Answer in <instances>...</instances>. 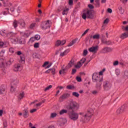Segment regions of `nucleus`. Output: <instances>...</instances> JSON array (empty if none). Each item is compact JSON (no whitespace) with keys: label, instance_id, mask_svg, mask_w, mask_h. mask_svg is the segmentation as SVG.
<instances>
[{"label":"nucleus","instance_id":"nucleus-14","mask_svg":"<svg viewBox=\"0 0 128 128\" xmlns=\"http://www.w3.org/2000/svg\"><path fill=\"white\" fill-rule=\"evenodd\" d=\"M112 50V48L106 47L102 50V52L106 54V52H110Z\"/></svg>","mask_w":128,"mask_h":128},{"label":"nucleus","instance_id":"nucleus-40","mask_svg":"<svg viewBox=\"0 0 128 128\" xmlns=\"http://www.w3.org/2000/svg\"><path fill=\"white\" fill-rule=\"evenodd\" d=\"M9 52L11 54H14V48H9Z\"/></svg>","mask_w":128,"mask_h":128},{"label":"nucleus","instance_id":"nucleus-4","mask_svg":"<svg viewBox=\"0 0 128 128\" xmlns=\"http://www.w3.org/2000/svg\"><path fill=\"white\" fill-rule=\"evenodd\" d=\"M94 16V14H92V11L90 10H87L83 12L82 14V18L83 20H86V18H90L92 20Z\"/></svg>","mask_w":128,"mask_h":128},{"label":"nucleus","instance_id":"nucleus-18","mask_svg":"<svg viewBox=\"0 0 128 128\" xmlns=\"http://www.w3.org/2000/svg\"><path fill=\"white\" fill-rule=\"evenodd\" d=\"M18 98L19 100H22V98H24V92H20L19 94V96H18Z\"/></svg>","mask_w":128,"mask_h":128},{"label":"nucleus","instance_id":"nucleus-48","mask_svg":"<svg viewBox=\"0 0 128 128\" xmlns=\"http://www.w3.org/2000/svg\"><path fill=\"white\" fill-rule=\"evenodd\" d=\"M106 70V69H103L102 71H100L99 72V74L98 75L100 76H102L104 72Z\"/></svg>","mask_w":128,"mask_h":128},{"label":"nucleus","instance_id":"nucleus-50","mask_svg":"<svg viewBox=\"0 0 128 128\" xmlns=\"http://www.w3.org/2000/svg\"><path fill=\"white\" fill-rule=\"evenodd\" d=\"M34 40H36L34 37H32L30 40V42H34Z\"/></svg>","mask_w":128,"mask_h":128},{"label":"nucleus","instance_id":"nucleus-46","mask_svg":"<svg viewBox=\"0 0 128 128\" xmlns=\"http://www.w3.org/2000/svg\"><path fill=\"white\" fill-rule=\"evenodd\" d=\"M34 38L36 40H38L40 38V35H36Z\"/></svg>","mask_w":128,"mask_h":128},{"label":"nucleus","instance_id":"nucleus-43","mask_svg":"<svg viewBox=\"0 0 128 128\" xmlns=\"http://www.w3.org/2000/svg\"><path fill=\"white\" fill-rule=\"evenodd\" d=\"M86 58H82L80 62H80V64H84V62H86Z\"/></svg>","mask_w":128,"mask_h":128},{"label":"nucleus","instance_id":"nucleus-31","mask_svg":"<svg viewBox=\"0 0 128 128\" xmlns=\"http://www.w3.org/2000/svg\"><path fill=\"white\" fill-rule=\"evenodd\" d=\"M68 10H69L68 8L66 10H64V11L62 12V14L63 16L68 14Z\"/></svg>","mask_w":128,"mask_h":128},{"label":"nucleus","instance_id":"nucleus-42","mask_svg":"<svg viewBox=\"0 0 128 128\" xmlns=\"http://www.w3.org/2000/svg\"><path fill=\"white\" fill-rule=\"evenodd\" d=\"M118 10H119L121 14H124V10H122V6H120L118 7Z\"/></svg>","mask_w":128,"mask_h":128},{"label":"nucleus","instance_id":"nucleus-8","mask_svg":"<svg viewBox=\"0 0 128 128\" xmlns=\"http://www.w3.org/2000/svg\"><path fill=\"white\" fill-rule=\"evenodd\" d=\"M98 50V46H92L88 49V52L93 54H96Z\"/></svg>","mask_w":128,"mask_h":128},{"label":"nucleus","instance_id":"nucleus-5","mask_svg":"<svg viewBox=\"0 0 128 128\" xmlns=\"http://www.w3.org/2000/svg\"><path fill=\"white\" fill-rule=\"evenodd\" d=\"M18 24L20 28H26V22H24V20H19L18 22L16 20H14L13 26H14V28H16L18 27Z\"/></svg>","mask_w":128,"mask_h":128},{"label":"nucleus","instance_id":"nucleus-1","mask_svg":"<svg viewBox=\"0 0 128 128\" xmlns=\"http://www.w3.org/2000/svg\"><path fill=\"white\" fill-rule=\"evenodd\" d=\"M68 110H72V111L68 113V118L71 120L76 122L78 120V114L74 112L80 108V104L76 102H71L67 106Z\"/></svg>","mask_w":128,"mask_h":128},{"label":"nucleus","instance_id":"nucleus-59","mask_svg":"<svg viewBox=\"0 0 128 128\" xmlns=\"http://www.w3.org/2000/svg\"><path fill=\"white\" fill-rule=\"evenodd\" d=\"M76 69L72 70V74H76Z\"/></svg>","mask_w":128,"mask_h":128},{"label":"nucleus","instance_id":"nucleus-52","mask_svg":"<svg viewBox=\"0 0 128 128\" xmlns=\"http://www.w3.org/2000/svg\"><path fill=\"white\" fill-rule=\"evenodd\" d=\"M92 94H94V96H96V94H98V92L97 90H93L92 92Z\"/></svg>","mask_w":128,"mask_h":128},{"label":"nucleus","instance_id":"nucleus-20","mask_svg":"<svg viewBox=\"0 0 128 128\" xmlns=\"http://www.w3.org/2000/svg\"><path fill=\"white\" fill-rule=\"evenodd\" d=\"M20 68V64H16L14 66V72H18Z\"/></svg>","mask_w":128,"mask_h":128},{"label":"nucleus","instance_id":"nucleus-51","mask_svg":"<svg viewBox=\"0 0 128 128\" xmlns=\"http://www.w3.org/2000/svg\"><path fill=\"white\" fill-rule=\"evenodd\" d=\"M68 4L69 6H72L74 4V0H69Z\"/></svg>","mask_w":128,"mask_h":128},{"label":"nucleus","instance_id":"nucleus-32","mask_svg":"<svg viewBox=\"0 0 128 128\" xmlns=\"http://www.w3.org/2000/svg\"><path fill=\"white\" fill-rule=\"evenodd\" d=\"M14 41L18 42H20V44H22V40L18 38H14Z\"/></svg>","mask_w":128,"mask_h":128},{"label":"nucleus","instance_id":"nucleus-54","mask_svg":"<svg viewBox=\"0 0 128 128\" xmlns=\"http://www.w3.org/2000/svg\"><path fill=\"white\" fill-rule=\"evenodd\" d=\"M37 110L36 108H33L30 110V112L31 114H33V112H36Z\"/></svg>","mask_w":128,"mask_h":128},{"label":"nucleus","instance_id":"nucleus-16","mask_svg":"<svg viewBox=\"0 0 128 128\" xmlns=\"http://www.w3.org/2000/svg\"><path fill=\"white\" fill-rule=\"evenodd\" d=\"M6 88L0 87V94H3L4 96H6Z\"/></svg>","mask_w":128,"mask_h":128},{"label":"nucleus","instance_id":"nucleus-56","mask_svg":"<svg viewBox=\"0 0 128 128\" xmlns=\"http://www.w3.org/2000/svg\"><path fill=\"white\" fill-rule=\"evenodd\" d=\"M76 80L77 81L79 82H82V78L80 76H78L76 78Z\"/></svg>","mask_w":128,"mask_h":128},{"label":"nucleus","instance_id":"nucleus-22","mask_svg":"<svg viewBox=\"0 0 128 128\" xmlns=\"http://www.w3.org/2000/svg\"><path fill=\"white\" fill-rule=\"evenodd\" d=\"M100 34H96L93 36H90V38H92L93 40H99L100 39Z\"/></svg>","mask_w":128,"mask_h":128},{"label":"nucleus","instance_id":"nucleus-2","mask_svg":"<svg viewBox=\"0 0 128 128\" xmlns=\"http://www.w3.org/2000/svg\"><path fill=\"white\" fill-rule=\"evenodd\" d=\"M79 114H80V116H82L84 119L83 122H90V118H92V115L94 114V110L92 108H90L86 112H80Z\"/></svg>","mask_w":128,"mask_h":128},{"label":"nucleus","instance_id":"nucleus-30","mask_svg":"<svg viewBox=\"0 0 128 128\" xmlns=\"http://www.w3.org/2000/svg\"><path fill=\"white\" fill-rule=\"evenodd\" d=\"M16 86L12 85L11 88H10V92H16Z\"/></svg>","mask_w":128,"mask_h":128},{"label":"nucleus","instance_id":"nucleus-53","mask_svg":"<svg viewBox=\"0 0 128 128\" xmlns=\"http://www.w3.org/2000/svg\"><path fill=\"white\" fill-rule=\"evenodd\" d=\"M118 60L114 61L113 62V66H118Z\"/></svg>","mask_w":128,"mask_h":128},{"label":"nucleus","instance_id":"nucleus-24","mask_svg":"<svg viewBox=\"0 0 128 128\" xmlns=\"http://www.w3.org/2000/svg\"><path fill=\"white\" fill-rule=\"evenodd\" d=\"M59 114L60 116H62V114H68V110L66 109L62 110L60 111Z\"/></svg>","mask_w":128,"mask_h":128},{"label":"nucleus","instance_id":"nucleus-58","mask_svg":"<svg viewBox=\"0 0 128 128\" xmlns=\"http://www.w3.org/2000/svg\"><path fill=\"white\" fill-rule=\"evenodd\" d=\"M35 26H36V24L34 23L31 24L30 26V28H34Z\"/></svg>","mask_w":128,"mask_h":128},{"label":"nucleus","instance_id":"nucleus-29","mask_svg":"<svg viewBox=\"0 0 128 128\" xmlns=\"http://www.w3.org/2000/svg\"><path fill=\"white\" fill-rule=\"evenodd\" d=\"M76 42V40H72L68 45V46H74V44Z\"/></svg>","mask_w":128,"mask_h":128},{"label":"nucleus","instance_id":"nucleus-9","mask_svg":"<svg viewBox=\"0 0 128 128\" xmlns=\"http://www.w3.org/2000/svg\"><path fill=\"white\" fill-rule=\"evenodd\" d=\"M18 82H20V81L16 78H14L11 80L12 86H16L18 84Z\"/></svg>","mask_w":128,"mask_h":128},{"label":"nucleus","instance_id":"nucleus-38","mask_svg":"<svg viewBox=\"0 0 128 128\" xmlns=\"http://www.w3.org/2000/svg\"><path fill=\"white\" fill-rule=\"evenodd\" d=\"M66 88H68V90H74V86L72 85H69L66 86Z\"/></svg>","mask_w":128,"mask_h":128},{"label":"nucleus","instance_id":"nucleus-26","mask_svg":"<svg viewBox=\"0 0 128 128\" xmlns=\"http://www.w3.org/2000/svg\"><path fill=\"white\" fill-rule=\"evenodd\" d=\"M68 69H66V67H65L64 68H62V70L59 71V74H64L66 73V70H68Z\"/></svg>","mask_w":128,"mask_h":128},{"label":"nucleus","instance_id":"nucleus-57","mask_svg":"<svg viewBox=\"0 0 128 128\" xmlns=\"http://www.w3.org/2000/svg\"><path fill=\"white\" fill-rule=\"evenodd\" d=\"M88 30H90V29H87L86 30H85L84 32L83 33V34H82V36H84V34H88Z\"/></svg>","mask_w":128,"mask_h":128},{"label":"nucleus","instance_id":"nucleus-10","mask_svg":"<svg viewBox=\"0 0 128 128\" xmlns=\"http://www.w3.org/2000/svg\"><path fill=\"white\" fill-rule=\"evenodd\" d=\"M66 40H63L62 41L58 40L56 42L55 46H64V44H66Z\"/></svg>","mask_w":128,"mask_h":128},{"label":"nucleus","instance_id":"nucleus-23","mask_svg":"<svg viewBox=\"0 0 128 128\" xmlns=\"http://www.w3.org/2000/svg\"><path fill=\"white\" fill-rule=\"evenodd\" d=\"M123 78L124 80H128V70H125L124 72Z\"/></svg>","mask_w":128,"mask_h":128},{"label":"nucleus","instance_id":"nucleus-47","mask_svg":"<svg viewBox=\"0 0 128 128\" xmlns=\"http://www.w3.org/2000/svg\"><path fill=\"white\" fill-rule=\"evenodd\" d=\"M50 72H51L52 74H56V70L54 68L50 69Z\"/></svg>","mask_w":128,"mask_h":128},{"label":"nucleus","instance_id":"nucleus-37","mask_svg":"<svg viewBox=\"0 0 128 128\" xmlns=\"http://www.w3.org/2000/svg\"><path fill=\"white\" fill-rule=\"evenodd\" d=\"M42 102H40V103L36 104L34 106L36 108H38L39 106H40L42 104Z\"/></svg>","mask_w":128,"mask_h":128},{"label":"nucleus","instance_id":"nucleus-35","mask_svg":"<svg viewBox=\"0 0 128 128\" xmlns=\"http://www.w3.org/2000/svg\"><path fill=\"white\" fill-rule=\"evenodd\" d=\"M52 88V85L48 86H47L45 88L44 90V92H47V90H50V88Z\"/></svg>","mask_w":128,"mask_h":128},{"label":"nucleus","instance_id":"nucleus-21","mask_svg":"<svg viewBox=\"0 0 128 128\" xmlns=\"http://www.w3.org/2000/svg\"><path fill=\"white\" fill-rule=\"evenodd\" d=\"M68 52H70L69 49H67L65 51H64L63 52H61L60 54V56H66V54H68Z\"/></svg>","mask_w":128,"mask_h":128},{"label":"nucleus","instance_id":"nucleus-13","mask_svg":"<svg viewBox=\"0 0 128 128\" xmlns=\"http://www.w3.org/2000/svg\"><path fill=\"white\" fill-rule=\"evenodd\" d=\"M58 122L60 126H64L65 124H66V118H61L58 120Z\"/></svg>","mask_w":128,"mask_h":128},{"label":"nucleus","instance_id":"nucleus-15","mask_svg":"<svg viewBox=\"0 0 128 128\" xmlns=\"http://www.w3.org/2000/svg\"><path fill=\"white\" fill-rule=\"evenodd\" d=\"M126 32H125L120 35V38L124 40V38H128V30H126Z\"/></svg>","mask_w":128,"mask_h":128},{"label":"nucleus","instance_id":"nucleus-62","mask_svg":"<svg viewBox=\"0 0 128 128\" xmlns=\"http://www.w3.org/2000/svg\"><path fill=\"white\" fill-rule=\"evenodd\" d=\"M109 20H108V18H106V20H104V24H108Z\"/></svg>","mask_w":128,"mask_h":128},{"label":"nucleus","instance_id":"nucleus-60","mask_svg":"<svg viewBox=\"0 0 128 128\" xmlns=\"http://www.w3.org/2000/svg\"><path fill=\"white\" fill-rule=\"evenodd\" d=\"M88 7L89 8H90V9H92L94 8V6L92 4H88Z\"/></svg>","mask_w":128,"mask_h":128},{"label":"nucleus","instance_id":"nucleus-36","mask_svg":"<svg viewBox=\"0 0 128 128\" xmlns=\"http://www.w3.org/2000/svg\"><path fill=\"white\" fill-rule=\"evenodd\" d=\"M5 52H6V50H1V52H0V56L1 58H2V56H4Z\"/></svg>","mask_w":128,"mask_h":128},{"label":"nucleus","instance_id":"nucleus-45","mask_svg":"<svg viewBox=\"0 0 128 128\" xmlns=\"http://www.w3.org/2000/svg\"><path fill=\"white\" fill-rule=\"evenodd\" d=\"M116 76L120 75V69L116 70Z\"/></svg>","mask_w":128,"mask_h":128},{"label":"nucleus","instance_id":"nucleus-55","mask_svg":"<svg viewBox=\"0 0 128 128\" xmlns=\"http://www.w3.org/2000/svg\"><path fill=\"white\" fill-rule=\"evenodd\" d=\"M62 10H64V7L61 6L58 8V12H62Z\"/></svg>","mask_w":128,"mask_h":128},{"label":"nucleus","instance_id":"nucleus-6","mask_svg":"<svg viewBox=\"0 0 128 128\" xmlns=\"http://www.w3.org/2000/svg\"><path fill=\"white\" fill-rule=\"evenodd\" d=\"M112 86V84L108 81H104L103 83V88L105 90H110Z\"/></svg>","mask_w":128,"mask_h":128},{"label":"nucleus","instance_id":"nucleus-64","mask_svg":"<svg viewBox=\"0 0 128 128\" xmlns=\"http://www.w3.org/2000/svg\"><path fill=\"white\" fill-rule=\"evenodd\" d=\"M48 128H56V126L54 125H51L48 127Z\"/></svg>","mask_w":128,"mask_h":128},{"label":"nucleus","instance_id":"nucleus-19","mask_svg":"<svg viewBox=\"0 0 128 128\" xmlns=\"http://www.w3.org/2000/svg\"><path fill=\"white\" fill-rule=\"evenodd\" d=\"M23 116L25 118H28V110L26 109L23 110Z\"/></svg>","mask_w":128,"mask_h":128},{"label":"nucleus","instance_id":"nucleus-63","mask_svg":"<svg viewBox=\"0 0 128 128\" xmlns=\"http://www.w3.org/2000/svg\"><path fill=\"white\" fill-rule=\"evenodd\" d=\"M88 54V50H84V56H86Z\"/></svg>","mask_w":128,"mask_h":128},{"label":"nucleus","instance_id":"nucleus-12","mask_svg":"<svg viewBox=\"0 0 128 128\" xmlns=\"http://www.w3.org/2000/svg\"><path fill=\"white\" fill-rule=\"evenodd\" d=\"M74 66V61L73 60H71L68 64L66 66V70H68L69 68H72V66Z\"/></svg>","mask_w":128,"mask_h":128},{"label":"nucleus","instance_id":"nucleus-34","mask_svg":"<svg viewBox=\"0 0 128 128\" xmlns=\"http://www.w3.org/2000/svg\"><path fill=\"white\" fill-rule=\"evenodd\" d=\"M72 95L74 96H76V98H78V96H80V94L77 92H73Z\"/></svg>","mask_w":128,"mask_h":128},{"label":"nucleus","instance_id":"nucleus-39","mask_svg":"<svg viewBox=\"0 0 128 128\" xmlns=\"http://www.w3.org/2000/svg\"><path fill=\"white\" fill-rule=\"evenodd\" d=\"M14 62V59L13 58H10L8 62H7V64H12V62Z\"/></svg>","mask_w":128,"mask_h":128},{"label":"nucleus","instance_id":"nucleus-28","mask_svg":"<svg viewBox=\"0 0 128 128\" xmlns=\"http://www.w3.org/2000/svg\"><path fill=\"white\" fill-rule=\"evenodd\" d=\"M82 66V64L79 62L76 65L74 66V67L76 68H81V66Z\"/></svg>","mask_w":128,"mask_h":128},{"label":"nucleus","instance_id":"nucleus-11","mask_svg":"<svg viewBox=\"0 0 128 128\" xmlns=\"http://www.w3.org/2000/svg\"><path fill=\"white\" fill-rule=\"evenodd\" d=\"M70 94L68 93H65L63 95L60 96V100H61V102H62L64 100H66L67 98H69Z\"/></svg>","mask_w":128,"mask_h":128},{"label":"nucleus","instance_id":"nucleus-44","mask_svg":"<svg viewBox=\"0 0 128 128\" xmlns=\"http://www.w3.org/2000/svg\"><path fill=\"white\" fill-rule=\"evenodd\" d=\"M116 112L118 114H121V112H122V108H118L116 110Z\"/></svg>","mask_w":128,"mask_h":128},{"label":"nucleus","instance_id":"nucleus-3","mask_svg":"<svg viewBox=\"0 0 128 128\" xmlns=\"http://www.w3.org/2000/svg\"><path fill=\"white\" fill-rule=\"evenodd\" d=\"M92 80L94 82H99L96 84V88L100 90L102 88V77L100 76L98 74L95 72L92 76Z\"/></svg>","mask_w":128,"mask_h":128},{"label":"nucleus","instance_id":"nucleus-61","mask_svg":"<svg viewBox=\"0 0 128 128\" xmlns=\"http://www.w3.org/2000/svg\"><path fill=\"white\" fill-rule=\"evenodd\" d=\"M48 62H46L44 63V64L42 65L43 68H44V66H48Z\"/></svg>","mask_w":128,"mask_h":128},{"label":"nucleus","instance_id":"nucleus-27","mask_svg":"<svg viewBox=\"0 0 128 128\" xmlns=\"http://www.w3.org/2000/svg\"><path fill=\"white\" fill-rule=\"evenodd\" d=\"M24 60H26V57L24 56V55L22 54L20 56V62H24Z\"/></svg>","mask_w":128,"mask_h":128},{"label":"nucleus","instance_id":"nucleus-49","mask_svg":"<svg viewBox=\"0 0 128 128\" xmlns=\"http://www.w3.org/2000/svg\"><path fill=\"white\" fill-rule=\"evenodd\" d=\"M40 47V44L38 43H35L34 44V48H38Z\"/></svg>","mask_w":128,"mask_h":128},{"label":"nucleus","instance_id":"nucleus-41","mask_svg":"<svg viewBox=\"0 0 128 128\" xmlns=\"http://www.w3.org/2000/svg\"><path fill=\"white\" fill-rule=\"evenodd\" d=\"M8 35L10 36H16V34L14 32H10L8 34Z\"/></svg>","mask_w":128,"mask_h":128},{"label":"nucleus","instance_id":"nucleus-33","mask_svg":"<svg viewBox=\"0 0 128 128\" xmlns=\"http://www.w3.org/2000/svg\"><path fill=\"white\" fill-rule=\"evenodd\" d=\"M56 116H58V114L56 113H52L50 114V118H56Z\"/></svg>","mask_w":128,"mask_h":128},{"label":"nucleus","instance_id":"nucleus-25","mask_svg":"<svg viewBox=\"0 0 128 128\" xmlns=\"http://www.w3.org/2000/svg\"><path fill=\"white\" fill-rule=\"evenodd\" d=\"M103 44H106L107 46H110V44H112V42L111 40H103Z\"/></svg>","mask_w":128,"mask_h":128},{"label":"nucleus","instance_id":"nucleus-7","mask_svg":"<svg viewBox=\"0 0 128 128\" xmlns=\"http://www.w3.org/2000/svg\"><path fill=\"white\" fill-rule=\"evenodd\" d=\"M50 28V20L44 21L41 24V28L42 30H46Z\"/></svg>","mask_w":128,"mask_h":128},{"label":"nucleus","instance_id":"nucleus-17","mask_svg":"<svg viewBox=\"0 0 128 128\" xmlns=\"http://www.w3.org/2000/svg\"><path fill=\"white\" fill-rule=\"evenodd\" d=\"M21 36H23L24 38H28L30 35V33L28 31H26L25 33L21 32Z\"/></svg>","mask_w":128,"mask_h":128}]
</instances>
